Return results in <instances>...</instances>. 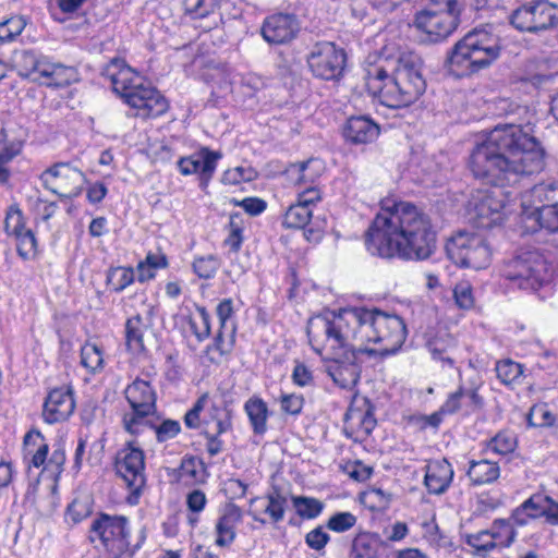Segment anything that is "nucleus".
I'll list each match as a JSON object with an SVG mask.
<instances>
[{
    "instance_id": "f257e3e1",
    "label": "nucleus",
    "mask_w": 558,
    "mask_h": 558,
    "mask_svg": "<svg viewBox=\"0 0 558 558\" xmlns=\"http://www.w3.org/2000/svg\"><path fill=\"white\" fill-rule=\"evenodd\" d=\"M545 167V150L536 137L521 125L495 126L477 144L469 159L474 178L486 184L502 186L521 177L539 173Z\"/></svg>"
},
{
    "instance_id": "f03ea898",
    "label": "nucleus",
    "mask_w": 558,
    "mask_h": 558,
    "mask_svg": "<svg viewBox=\"0 0 558 558\" xmlns=\"http://www.w3.org/2000/svg\"><path fill=\"white\" fill-rule=\"evenodd\" d=\"M365 244L374 256L422 260L434 253L436 232L426 214L411 203L400 202L375 217Z\"/></svg>"
},
{
    "instance_id": "7ed1b4c3",
    "label": "nucleus",
    "mask_w": 558,
    "mask_h": 558,
    "mask_svg": "<svg viewBox=\"0 0 558 558\" xmlns=\"http://www.w3.org/2000/svg\"><path fill=\"white\" fill-rule=\"evenodd\" d=\"M363 80L367 92L388 108L408 107L426 89L422 60L412 52L380 56L367 62Z\"/></svg>"
},
{
    "instance_id": "20e7f679",
    "label": "nucleus",
    "mask_w": 558,
    "mask_h": 558,
    "mask_svg": "<svg viewBox=\"0 0 558 558\" xmlns=\"http://www.w3.org/2000/svg\"><path fill=\"white\" fill-rule=\"evenodd\" d=\"M102 75L109 78L113 92L136 110L135 117L150 119L168 110L167 99L123 59H111L104 68Z\"/></svg>"
},
{
    "instance_id": "39448f33",
    "label": "nucleus",
    "mask_w": 558,
    "mask_h": 558,
    "mask_svg": "<svg viewBox=\"0 0 558 558\" xmlns=\"http://www.w3.org/2000/svg\"><path fill=\"white\" fill-rule=\"evenodd\" d=\"M501 51L497 36L484 28H474L447 52L445 68L456 77H468L488 68Z\"/></svg>"
},
{
    "instance_id": "423d86ee",
    "label": "nucleus",
    "mask_w": 558,
    "mask_h": 558,
    "mask_svg": "<svg viewBox=\"0 0 558 558\" xmlns=\"http://www.w3.org/2000/svg\"><path fill=\"white\" fill-rule=\"evenodd\" d=\"M363 313L364 307H354L332 314V318L327 316L312 318L307 325L310 342L313 344L325 340L332 349H343L354 357L356 352L354 341L361 345L365 343L360 333L364 326Z\"/></svg>"
},
{
    "instance_id": "0eeeda50",
    "label": "nucleus",
    "mask_w": 558,
    "mask_h": 558,
    "mask_svg": "<svg viewBox=\"0 0 558 558\" xmlns=\"http://www.w3.org/2000/svg\"><path fill=\"white\" fill-rule=\"evenodd\" d=\"M364 326L360 331L365 343H378L376 349L359 348V352L368 355L388 356L395 354L404 343L407 328L404 322L397 315L387 314L377 308H364Z\"/></svg>"
},
{
    "instance_id": "6e6552de",
    "label": "nucleus",
    "mask_w": 558,
    "mask_h": 558,
    "mask_svg": "<svg viewBox=\"0 0 558 558\" xmlns=\"http://www.w3.org/2000/svg\"><path fill=\"white\" fill-rule=\"evenodd\" d=\"M501 271L514 287L530 292L548 287L554 277L551 263L536 248L521 250L505 263Z\"/></svg>"
},
{
    "instance_id": "1a4fd4ad",
    "label": "nucleus",
    "mask_w": 558,
    "mask_h": 558,
    "mask_svg": "<svg viewBox=\"0 0 558 558\" xmlns=\"http://www.w3.org/2000/svg\"><path fill=\"white\" fill-rule=\"evenodd\" d=\"M460 14L457 0L434 2L416 12L413 25L421 33V43L436 45L446 41L458 28Z\"/></svg>"
},
{
    "instance_id": "9d476101",
    "label": "nucleus",
    "mask_w": 558,
    "mask_h": 558,
    "mask_svg": "<svg viewBox=\"0 0 558 558\" xmlns=\"http://www.w3.org/2000/svg\"><path fill=\"white\" fill-rule=\"evenodd\" d=\"M509 23L522 33L550 32L558 27V4L549 0H531L512 11Z\"/></svg>"
},
{
    "instance_id": "9b49d317",
    "label": "nucleus",
    "mask_w": 558,
    "mask_h": 558,
    "mask_svg": "<svg viewBox=\"0 0 558 558\" xmlns=\"http://www.w3.org/2000/svg\"><path fill=\"white\" fill-rule=\"evenodd\" d=\"M448 257L458 266L475 270L490 264L492 251L483 235L460 231L446 244Z\"/></svg>"
},
{
    "instance_id": "f8f14e48",
    "label": "nucleus",
    "mask_w": 558,
    "mask_h": 558,
    "mask_svg": "<svg viewBox=\"0 0 558 558\" xmlns=\"http://www.w3.org/2000/svg\"><path fill=\"white\" fill-rule=\"evenodd\" d=\"M306 60L314 76L338 81L344 72L347 53L331 41H320L313 46Z\"/></svg>"
},
{
    "instance_id": "ddd939ff",
    "label": "nucleus",
    "mask_w": 558,
    "mask_h": 558,
    "mask_svg": "<svg viewBox=\"0 0 558 558\" xmlns=\"http://www.w3.org/2000/svg\"><path fill=\"white\" fill-rule=\"evenodd\" d=\"M44 186L61 198H73L81 194L85 175L68 162H58L45 170L40 177Z\"/></svg>"
},
{
    "instance_id": "4468645a",
    "label": "nucleus",
    "mask_w": 558,
    "mask_h": 558,
    "mask_svg": "<svg viewBox=\"0 0 558 558\" xmlns=\"http://www.w3.org/2000/svg\"><path fill=\"white\" fill-rule=\"evenodd\" d=\"M377 424L374 405L367 398L354 399L344 415L343 433L354 441H364Z\"/></svg>"
},
{
    "instance_id": "2eb2a0df",
    "label": "nucleus",
    "mask_w": 558,
    "mask_h": 558,
    "mask_svg": "<svg viewBox=\"0 0 558 558\" xmlns=\"http://www.w3.org/2000/svg\"><path fill=\"white\" fill-rule=\"evenodd\" d=\"M90 533L92 542L97 537L107 549H122L129 545L130 532L125 517L101 514L94 520Z\"/></svg>"
},
{
    "instance_id": "dca6fc26",
    "label": "nucleus",
    "mask_w": 558,
    "mask_h": 558,
    "mask_svg": "<svg viewBox=\"0 0 558 558\" xmlns=\"http://www.w3.org/2000/svg\"><path fill=\"white\" fill-rule=\"evenodd\" d=\"M144 459L143 450L133 447L132 441H129L126 447L121 449L117 457V473L123 478L133 493H140L145 484Z\"/></svg>"
},
{
    "instance_id": "f3484780",
    "label": "nucleus",
    "mask_w": 558,
    "mask_h": 558,
    "mask_svg": "<svg viewBox=\"0 0 558 558\" xmlns=\"http://www.w3.org/2000/svg\"><path fill=\"white\" fill-rule=\"evenodd\" d=\"M506 197L499 187L480 192L473 203V219L480 228H492L502 220Z\"/></svg>"
},
{
    "instance_id": "a211bd4d",
    "label": "nucleus",
    "mask_w": 558,
    "mask_h": 558,
    "mask_svg": "<svg viewBox=\"0 0 558 558\" xmlns=\"http://www.w3.org/2000/svg\"><path fill=\"white\" fill-rule=\"evenodd\" d=\"M299 31L300 26L294 15L277 13L264 20L260 34L270 45H284L293 40Z\"/></svg>"
},
{
    "instance_id": "6ab92c4d",
    "label": "nucleus",
    "mask_w": 558,
    "mask_h": 558,
    "mask_svg": "<svg viewBox=\"0 0 558 558\" xmlns=\"http://www.w3.org/2000/svg\"><path fill=\"white\" fill-rule=\"evenodd\" d=\"M75 409L73 391L70 387L52 389L44 403L43 417L49 423L65 421L72 415Z\"/></svg>"
},
{
    "instance_id": "aec40b11",
    "label": "nucleus",
    "mask_w": 558,
    "mask_h": 558,
    "mask_svg": "<svg viewBox=\"0 0 558 558\" xmlns=\"http://www.w3.org/2000/svg\"><path fill=\"white\" fill-rule=\"evenodd\" d=\"M521 226L526 233H535L542 229L558 232V206L544 202L541 206L524 208L521 214Z\"/></svg>"
},
{
    "instance_id": "412c9836",
    "label": "nucleus",
    "mask_w": 558,
    "mask_h": 558,
    "mask_svg": "<svg viewBox=\"0 0 558 558\" xmlns=\"http://www.w3.org/2000/svg\"><path fill=\"white\" fill-rule=\"evenodd\" d=\"M379 133V125L366 116L350 117L342 131L345 141L354 145L372 143Z\"/></svg>"
},
{
    "instance_id": "4be33fe9",
    "label": "nucleus",
    "mask_w": 558,
    "mask_h": 558,
    "mask_svg": "<svg viewBox=\"0 0 558 558\" xmlns=\"http://www.w3.org/2000/svg\"><path fill=\"white\" fill-rule=\"evenodd\" d=\"M221 158L219 151H213L207 147L202 148L197 154L190 157H183V162L191 165V169L185 168L183 175L198 173L201 178V185L206 186L211 179L217 161Z\"/></svg>"
},
{
    "instance_id": "5701e85b",
    "label": "nucleus",
    "mask_w": 558,
    "mask_h": 558,
    "mask_svg": "<svg viewBox=\"0 0 558 558\" xmlns=\"http://www.w3.org/2000/svg\"><path fill=\"white\" fill-rule=\"evenodd\" d=\"M453 478V469L446 460L430 462L426 466L424 484L430 494L441 495L450 486Z\"/></svg>"
},
{
    "instance_id": "b1692460",
    "label": "nucleus",
    "mask_w": 558,
    "mask_h": 558,
    "mask_svg": "<svg viewBox=\"0 0 558 558\" xmlns=\"http://www.w3.org/2000/svg\"><path fill=\"white\" fill-rule=\"evenodd\" d=\"M124 393L131 409L142 410V413L156 411V393L148 381L135 379L126 387Z\"/></svg>"
},
{
    "instance_id": "393cba45",
    "label": "nucleus",
    "mask_w": 558,
    "mask_h": 558,
    "mask_svg": "<svg viewBox=\"0 0 558 558\" xmlns=\"http://www.w3.org/2000/svg\"><path fill=\"white\" fill-rule=\"evenodd\" d=\"M43 71V78L33 77V82L49 87L61 88L66 87L78 80V73L75 68L66 66L61 63H52L49 60Z\"/></svg>"
},
{
    "instance_id": "a878e982",
    "label": "nucleus",
    "mask_w": 558,
    "mask_h": 558,
    "mask_svg": "<svg viewBox=\"0 0 558 558\" xmlns=\"http://www.w3.org/2000/svg\"><path fill=\"white\" fill-rule=\"evenodd\" d=\"M345 362L337 360L331 365L327 366V373L332 378L333 383L341 388L350 389L354 387L360 379V366L354 363V357L350 356V353L345 352Z\"/></svg>"
},
{
    "instance_id": "bb28decb",
    "label": "nucleus",
    "mask_w": 558,
    "mask_h": 558,
    "mask_svg": "<svg viewBox=\"0 0 558 558\" xmlns=\"http://www.w3.org/2000/svg\"><path fill=\"white\" fill-rule=\"evenodd\" d=\"M47 61V58L39 57L32 50H22L15 54L14 66L23 78L33 81V77H40L41 80Z\"/></svg>"
},
{
    "instance_id": "cd10ccee",
    "label": "nucleus",
    "mask_w": 558,
    "mask_h": 558,
    "mask_svg": "<svg viewBox=\"0 0 558 558\" xmlns=\"http://www.w3.org/2000/svg\"><path fill=\"white\" fill-rule=\"evenodd\" d=\"M466 475L474 486L492 484L500 476V468L498 463L486 459L472 460L469 463Z\"/></svg>"
},
{
    "instance_id": "c85d7f7f",
    "label": "nucleus",
    "mask_w": 558,
    "mask_h": 558,
    "mask_svg": "<svg viewBox=\"0 0 558 558\" xmlns=\"http://www.w3.org/2000/svg\"><path fill=\"white\" fill-rule=\"evenodd\" d=\"M241 520V510L235 507H229L219 518L216 524V544L220 547L229 546L235 538L234 527Z\"/></svg>"
},
{
    "instance_id": "c756f323",
    "label": "nucleus",
    "mask_w": 558,
    "mask_h": 558,
    "mask_svg": "<svg viewBox=\"0 0 558 558\" xmlns=\"http://www.w3.org/2000/svg\"><path fill=\"white\" fill-rule=\"evenodd\" d=\"M384 545L380 536L375 533H360L352 543L353 558H379V549Z\"/></svg>"
},
{
    "instance_id": "7c9ffc66",
    "label": "nucleus",
    "mask_w": 558,
    "mask_h": 558,
    "mask_svg": "<svg viewBox=\"0 0 558 558\" xmlns=\"http://www.w3.org/2000/svg\"><path fill=\"white\" fill-rule=\"evenodd\" d=\"M254 434L264 435L267 432L269 411L266 402L260 398H251L244 404Z\"/></svg>"
},
{
    "instance_id": "2f4dec72",
    "label": "nucleus",
    "mask_w": 558,
    "mask_h": 558,
    "mask_svg": "<svg viewBox=\"0 0 558 558\" xmlns=\"http://www.w3.org/2000/svg\"><path fill=\"white\" fill-rule=\"evenodd\" d=\"M146 325L143 317L136 314L125 323V344L129 351L140 354L145 351L144 330Z\"/></svg>"
},
{
    "instance_id": "473e14b6",
    "label": "nucleus",
    "mask_w": 558,
    "mask_h": 558,
    "mask_svg": "<svg viewBox=\"0 0 558 558\" xmlns=\"http://www.w3.org/2000/svg\"><path fill=\"white\" fill-rule=\"evenodd\" d=\"M235 342V326L230 323V327L227 329L218 330L214 343L207 348V354L211 362H218L219 357L228 355Z\"/></svg>"
},
{
    "instance_id": "72a5a7b5",
    "label": "nucleus",
    "mask_w": 558,
    "mask_h": 558,
    "mask_svg": "<svg viewBox=\"0 0 558 558\" xmlns=\"http://www.w3.org/2000/svg\"><path fill=\"white\" fill-rule=\"evenodd\" d=\"M179 481L194 485L204 483L206 480V469L202 460L195 457H184L178 470Z\"/></svg>"
},
{
    "instance_id": "f704fd0d",
    "label": "nucleus",
    "mask_w": 558,
    "mask_h": 558,
    "mask_svg": "<svg viewBox=\"0 0 558 558\" xmlns=\"http://www.w3.org/2000/svg\"><path fill=\"white\" fill-rule=\"evenodd\" d=\"M207 428L223 434L232 428V410L225 404L213 403L208 410Z\"/></svg>"
},
{
    "instance_id": "c9c22d12",
    "label": "nucleus",
    "mask_w": 558,
    "mask_h": 558,
    "mask_svg": "<svg viewBox=\"0 0 558 558\" xmlns=\"http://www.w3.org/2000/svg\"><path fill=\"white\" fill-rule=\"evenodd\" d=\"M312 209L302 203L291 205L282 219V226L288 229H302L311 220Z\"/></svg>"
},
{
    "instance_id": "e433bc0d",
    "label": "nucleus",
    "mask_w": 558,
    "mask_h": 558,
    "mask_svg": "<svg viewBox=\"0 0 558 558\" xmlns=\"http://www.w3.org/2000/svg\"><path fill=\"white\" fill-rule=\"evenodd\" d=\"M510 520L518 526H524L529 523L530 520H533V519L530 517L529 512L525 509H523V505L521 504L519 507H517L512 511L509 520H505V519L495 520L493 523L494 529L505 527L508 530L506 546L511 545L515 538V531L510 525Z\"/></svg>"
},
{
    "instance_id": "4c0bfd02",
    "label": "nucleus",
    "mask_w": 558,
    "mask_h": 558,
    "mask_svg": "<svg viewBox=\"0 0 558 558\" xmlns=\"http://www.w3.org/2000/svg\"><path fill=\"white\" fill-rule=\"evenodd\" d=\"M292 504L296 513L303 519H314L318 517L324 509V504L313 497L293 496Z\"/></svg>"
},
{
    "instance_id": "58836bf2",
    "label": "nucleus",
    "mask_w": 558,
    "mask_h": 558,
    "mask_svg": "<svg viewBox=\"0 0 558 558\" xmlns=\"http://www.w3.org/2000/svg\"><path fill=\"white\" fill-rule=\"evenodd\" d=\"M517 448V438L515 436L507 430L499 432L493 438H490L486 444V449L493 451L494 453L506 456L511 453Z\"/></svg>"
},
{
    "instance_id": "ea45409f",
    "label": "nucleus",
    "mask_w": 558,
    "mask_h": 558,
    "mask_svg": "<svg viewBox=\"0 0 558 558\" xmlns=\"http://www.w3.org/2000/svg\"><path fill=\"white\" fill-rule=\"evenodd\" d=\"M134 281V271L131 267H111L107 274V284L117 293L123 291Z\"/></svg>"
},
{
    "instance_id": "a19ab883",
    "label": "nucleus",
    "mask_w": 558,
    "mask_h": 558,
    "mask_svg": "<svg viewBox=\"0 0 558 558\" xmlns=\"http://www.w3.org/2000/svg\"><path fill=\"white\" fill-rule=\"evenodd\" d=\"M153 413H142V410L131 409L130 412L123 414V428L131 435H138L145 426L153 424L148 418Z\"/></svg>"
},
{
    "instance_id": "79ce46f5",
    "label": "nucleus",
    "mask_w": 558,
    "mask_h": 558,
    "mask_svg": "<svg viewBox=\"0 0 558 558\" xmlns=\"http://www.w3.org/2000/svg\"><path fill=\"white\" fill-rule=\"evenodd\" d=\"M428 349L435 359H439L453 364V360L449 356H445L444 354L448 351L449 348L456 345V340L447 332L438 333L433 339H430L427 343Z\"/></svg>"
},
{
    "instance_id": "37998d69",
    "label": "nucleus",
    "mask_w": 558,
    "mask_h": 558,
    "mask_svg": "<svg viewBox=\"0 0 558 558\" xmlns=\"http://www.w3.org/2000/svg\"><path fill=\"white\" fill-rule=\"evenodd\" d=\"M81 364L90 372L101 368L104 364L101 348L95 343H85L81 349Z\"/></svg>"
},
{
    "instance_id": "c03bdc74",
    "label": "nucleus",
    "mask_w": 558,
    "mask_h": 558,
    "mask_svg": "<svg viewBox=\"0 0 558 558\" xmlns=\"http://www.w3.org/2000/svg\"><path fill=\"white\" fill-rule=\"evenodd\" d=\"M189 326L198 342H203L210 336V315L204 307L198 308L195 317H190Z\"/></svg>"
},
{
    "instance_id": "a18cd8bd",
    "label": "nucleus",
    "mask_w": 558,
    "mask_h": 558,
    "mask_svg": "<svg viewBox=\"0 0 558 558\" xmlns=\"http://www.w3.org/2000/svg\"><path fill=\"white\" fill-rule=\"evenodd\" d=\"M522 373V365L511 360L499 361L496 364L497 377L505 385L515 383L520 378Z\"/></svg>"
},
{
    "instance_id": "49530a36",
    "label": "nucleus",
    "mask_w": 558,
    "mask_h": 558,
    "mask_svg": "<svg viewBox=\"0 0 558 558\" xmlns=\"http://www.w3.org/2000/svg\"><path fill=\"white\" fill-rule=\"evenodd\" d=\"M185 14L192 19H203L209 15L217 8L216 0H183Z\"/></svg>"
},
{
    "instance_id": "de8ad7c7",
    "label": "nucleus",
    "mask_w": 558,
    "mask_h": 558,
    "mask_svg": "<svg viewBox=\"0 0 558 558\" xmlns=\"http://www.w3.org/2000/svg\"><path fill=\"white\" fill-rule=\"evenodd\" d=\"M555 415L548 409L547 404H535L527 414V424L535 427H548L555 423Z\"/></svg>"
},
{
    "instance_id": "09e8293b",
    "label": "nucleus",
    "mask_w": 558,
    "mask_h": 558,
    "mask_svg": "<svg viewBox=\"0 0 558 558\" xmlns=\"http://www.w3.org/2000/svg\"><path fill=\"white\" fill-rule=\"evenodd\" d=\"M15 238L19 255L24 259L33 258L37 253V241L32 230L26 229Z\"/></svg>"
},
{
    "instance_id": "8fccbe9b",
    "label": "nucleus",
    "mask_w": 558,
    "mask_h": 558,
    "mask_svg": "<svg viewBox=\"0 0 558 558\" xmlns=\"http://www.w3.org/2000/svg\"><path fill=\"white\" fill-rule=\"evenodd\" d=\"M26 26V22L22 16H12L0 23V43L12 41L19 36Z\"/></svg>"
},
{
    "instance_id": "3c124183",
    "label": "nucleus",
    "mask_w": 558,
    "mask_h": 558,
    "mask_svg": "<svg viewBox=\"0 0 558 558\" xmlns=\"http://www.w3.org/2000/svg\"><path fill=\"white\" fill-rule=\"evenodd\" d=\"M257 172L251 167H236L225 171L221 181L223 184L236 185L242 182L255 180Z\"/></svg>"
},
{
    "instance_id": "603ef678",
    "label": "nucleus",
    "mask_w": 558,
    "mask_h": 558,
    "mask_svg": "<svg viewBox=\"0 0 558 558\" xmlns=\"http://www.w3.org/2000/svg\"><path fill=\"white\" fill-rule=\"evenodd\" d=\"M219 266V260L214 255L197 257L193 263L194 272L203 279L214 277Z\"/></svg>"
},
{
    "instance_id": "864d4df0",
    "label": "nucleus",
    "mask_w": 558,
    "mask_h": 558,
    "mask_svg": "<svg viewBox=\"0 0 558 558\" xmlns=\"http://www.w3.org/2000/svg\"><path fill=\"white\" fill-rule=\"evenodd\" d=\"M150 428L155 430L158 442H165L174 438L180 433L181 425L178 421L168 418L158 425L150 424Z\"/></svg>"
},
{
    "instance_id": "5fc2aeb1",
    "label": "nucleus",
    "mask_w": 558,
    "mask_h": 558,
    "mask_svg": "<svg viewBox=\"0 0 558 558\" xmlns=\"http://www.w3.org/2000/svg\"><path fill=\"white\" fill-rule=\"evenodd\" d=\"M356 523V517L351 512H337L327 522V527L337 533H343Z\"/></svg>"
},
{
    "instance_id": "6e6d98bb",
    "label": "nucleus",
    "mask_w": 558,
    "mask_h": 558,
    "mask_svg": "<svg viewBox=\"0 0 558 558\" xmlns=\"http://www.w3.org/2000/svg\"><path fill=\"white\" fill-rule=\"evenodd\" d=\"M533 194L541 202L558 206V180L535 186Z\"/></svg>"
},
{
    "instance_id": "4d7b16f0",
    "label": "nucleus",
    "mask_w": 558,
    "mask_h": 558,
    "mask_svg": "<svg viewBox=\"0 0 558 558\" xmlns=\"http://www.w3.org/2000/svg\"><path fill=\"white\" fill-rule=\"evenodd\" d=\"M286 504L287 498L279 492H275L268 495V505L265 512L270 515L274 522H279L283 519Z\"/></svg>"
},
{
    "instance_id": "13d9d810",
    "label": "nucleus",
    "mask_w": 558,
    "mask_h": 558,
    "mask_svg": "<svg viewBox=\"0 0 558 558\" xmlns=\"http://www.w3.org/2000/svg\"><path fill=\"white\" fill-rule=\"evenodd\" d=\"M391 500V495L381 488H371L363 495V502H371L372 509H386Z\"/></svg>"
},
{
    "instance_id": "bf43d9fd",
    "label": "nucleus",
    "mask_w": 558,
    "mask_h": 558,
    "mask_svg": "<svg viewBox=\"0 0 558 558\" xmlns=\"http://www.w3.org/2000/svg\"><path fill=\"white\" fill-rule=\"evenodd\" d=\"M282 412L289 415H299L304 405V398L296 393H282L280 396Z\"/></svg>"
},
{
    "instance_id": "052dcab7",
    "label": "nucleus",
    "mask_w": 558,
    "mask_h": 558,
    "mask_svg": "<svg viewBox=\"0 0 558 558\" xmlns=\"http://www.w3.org/2000/svg\"><path fill=\"white\" fill-rule=\"evenodd\" d=\"M65 462V452L62 447L56 448L47 463L44 466V471L49 472L57 481L63 471V464Z\"/></svg>"
},
{
    "instance_id": "680f3d73",
    "label": "nucleus",
    "mask_w": 558,
    "mask_h": 558,
    "mask_svg": "<svg viewBox=\"0 0 558 558\" xmlns=\"http://www.w3.org/2000/svg\"><path fill=\"white\" fill-rule=\"evenodd\" d=\"M208 402V395H202L191 410L184 415V423L189 428H198L201 425L199 415Z\"/></svg>"
},
{
    "instance_id": "e2e57ef3",
    "label": "nucleus",
    "mask_w": 558,
    "mask_h": 558,
    "mask_svg": "<svg viewBox=\"0 0 558 558\" xmlns=\"http://www.w3.org/2000/svg\"><path fill=\"white\" fill-rule=\"evenodd\" d=\"M545 500H549V496L534 494L522 504L523 509L529 512L533 520L542 518L544 514Z\"/></svg>"
},
{
    "instance_id": "0e129e2a",
    "label": "nucleus",
    "mask_w": 558,
    "mask_h": 558,
    "mask_svg": "<svg viewBox=\"0 0 558 558\" xmlns=\"http://www.w3.org/2000/svg\"><path fill=\"white\" fill-rule=\"evenodd\" d=\"M330 541V536L326 533L322 526H317L305 535L306 545L317 551L323 550L328 542Z\"/></svg>"
},
{
    "instance_id": "69168bd1",
    "label": "nucleus",
    "mask_w": 558,
    "mask_h": 558,
    "mask_svg": "<svg viewBox=\"0 0 558 558\" xmlns=\"http://www.w3.org/2000/svg\"><path fill=\"white\" fill-rule=\"evenodd\" d=\"M457 305L463 310H470L474 305L472 289L468 283L457 284L453 290Z\"/></svg>"
},
{
    "instance_id": "338daca9",
    "label": "nucleus",
    "mask_w": 558,
    "mask_h": 558,
    "mask_svg": "<svg viewBox=\"0 0 558 558\" xmlns=\"http://www.w3.org/2000/svg\"><path fill=\"white\" fill-rule=\"evenodd\" d=\"M4 230L8 234H12L14 236L26 230L23 223L22 213L19 209L11 210L7 214Z\"/></svg>"
},
{
    "instance_id": "774afa93",
    "label": "nucleus",
    "mask_w": 558,
    "mask_h": 558,
    "mask_svg": "<svg viewBox=\"0 0 558 558\" xmlns=\"http://www.w3.org/2000/svg\"><path fill=\"white\" fill-rule=\"evenodd\" d=\"M292 380L300 387L312 386L314 377L312 371L303 363H296L292 372Z\"/></svg>"
}]
</instances>
